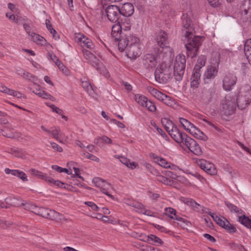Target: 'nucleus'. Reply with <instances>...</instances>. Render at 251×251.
<instances>
[{
  "instance_id": "f257e3e1",
  "label": "nucleus",
  "mask_w": 251,
  "mask_h": 251,
  "mask_svg": "<svg viewBox=\"0 0 251 251\" xmlns=\"http://www.w3.org/2000/svg\"><path fill=\"white\" fill-rule=\"evenodd\" d=\"M251 101V87L249 85L241 86L237 97V104L241 109L247 107Z\"/></svg>"
},
{
  "instance_id": "f03ea898",
  "label": "nucleus",
  "mask_w": 251,
  "mask_h": 251,
  "mask_svg": "<svg viewBox=\"0 0 251 251\" xmlns=\"http://www.w3.org/2000/svg\"><path fill=\"white\" fill-rule=\"evenodd\" d=\"M170 135L176 142L180 144V146L186 151L188 150V141L187 135L182 132H180L175 125L168 130Z\"/></svg>"
},
{
  "instance_id": "7ed1b4c3",
  "label": "nucleus",
  "mask_w": 251,
  "mask_h": 251,
  "mask_svg": "<svg viewBox=\"0 0 251 251\" xmlns=\"http://www.w3.org/2000/svg\"><path fill=\"white\" fill-rule=\"evenodd\" d=\"M206 58L204 55L200 56L195 65L191 77V86L192 88H198L201 77V69L205 66Z\"/></svg>"
},
{
  "instance_id": "20e7f679",
  "label": "nucleus",
  "mask_w": 251,
  "mask_h": 251,
  "mask_svg": "<svg viewBox=\"0 0 251 251\" xmlns=\"http://www.w3.org/2000/svg\"><path fill=\"white\" fill-rule=\"evenodd\" d=\"M185 66V55L183 54H179L176 56L174 67V75L176 80L180 81L182 79Z\"/></svg>"
},
{
  "instance_id": "39448f33",
  "label": "nucleus",
  "mask_w": 251,
  "mask_h": 251,
  "mask_svg": "<svg viewBox=\"0 0 251 251\" xmlns=\"http://www.w3.org/2000/svg\"><path fill=\"white\" fill-rule=\"evenodd\" d=\"M131 39V42L129 43L126 50V55L129 58H135L141 53V44L139 39L135 36Z\"/></svg>"
},
{
  "instance_id": "423d86ee",
  "label": "nucleus",
  "mask_w": 251,
  "mask_h": 251,
  "mask_svg": "<svg viewBox=\"0 0 251 251\" xmlns=\"http://www.w3.org/2000/svg\"><path fill=\"white\" fill-rule=\"evenodd\" d=\"M82 52L85 58L87 60L93 67H94L100 74L102 71H106V69L103 67L102 63L100 61L97 57L90 51L86 50H83Z\"/></svg>"
},
{
  "instance_id": "0eeeda50",
  "label": "nucleus",
  "mask_w": 251,
  "mask_h": 251,
  "mask_svg": "<svg viewBox=\"0 0 251 251\" xmlns=\"http://www.w3.org/2000/svg\"><path fill=\"white\" fill-rule=\"evenodd\" d=\"M220 63V55L216 54L215 59L213 58L211 61V65L207 66L206 70L204 74L205 78L208 79H213L217 75L218 68Z\"/></svg>"
},
{
  "instance_id": "6e6552de",
  "label": "nucleus",
  "mask_w": 251,
  "mask_h": 251,
  "mask_svg": "<svg viewBox=\"0 0 251 251\" xmlns=\"http://www.w3.org/2000/svg\"><path fill=\"white\" fill-rule=\"evenodd\" d=\"M190 25L189 24V36L190 35ZM202 43V39L200 36L189 37V57L195 56L198 52L199 47Z\"/></svg>"
},
{
  "instance_id": "1a4fd4ad",
  "label": "nucleus",
  "mask_w": 251,
  "mask_h": 251,
  "mask_svg": "<svg viewBox=\"0 0 251 251\" xmlns=\"http://www.w3.org/2000/svg\"><path fill=\"white\" fill-rule=\"evenodd\" d=\"M193 161L207 174L210 175L217 174V171L213 163L204 159H199L198 158H194Z\"/></svg>"
},
{
  "instance_id": "9d476101",
  "label": "nucleus",
  "mask_w": 251,
  "mask_h": 251,
  "mask_svg": "<svg viewBox=\"0 0 251 251\" xmlns=\"http://www.w3.org/2000/svg\"><path fill=\"white\" fill-rule=\"evenodd\" d=\"M135 36L130 34L128 32H126L125 33L121 34L119 38L114 39L115 41H118V49L122 52L126 50L129 43L131 42V39Z\"/></svg>"
},
{
  "instance_id": "9b49d317",
  "label": "nucleus",
  "mask_w": 251,
  "mask_h": 251,
  "mask_svg": "<svg viewBox=\"0 0 251 251\" xmlns=\"http://www.w3.org/2000/svg\"><path fill=\"white\" fill-rule=\"evenodd\" d=\"M183 28L182 29L181 41L183 42L186 49V54L188 55V18L187 13L183 14L181 17Z\"/></svg>"
},
{
  "instance_id": "f8f14e48",
  "label": "nucleus",
  "mask_w": 251,
  "mask_h": 251,
  "mask_svg": "<svg viewBox=\"0 0 251 251\" xmlns=\"http://www.w3.org/2000/svg\"><path fill=\"white\" fill-rule=\"evenodd\" d=\"M155 78L160 83H166L171 78V74L168 70L157 67L154 72Z\"/></svg>"
},
{
  "instance_id": "ddd939ff",
  "label": "nucleus",
  "mask_w": 251,
  "mask_h": 251,
  "mask_svg": "<svg viewBox=\"0 0 251 251\" xmlns=\"http://www.w3.org/2000/svg\"><path fill=\"white\" fill-rule=\"evenodd\" d=\"M106 16L111 22L116 23L118 21L120 16V8L116 5H109L105 9Z\"/></svg>"
},
{
  "instance_id": "4468645a",
  "label": "nucleus",
  "mask_w": 251,
  "mask_h": 251,
  "mask_svg": "<svg viewBox=\"0 0 251 251\" xmlns=\"http://www.w3.org/2000/svg\"><path fill=\"white\" fill-rule=\"evenodd\" d=\"M237 77L233 74H228L223 80V88L226 91H230L233 88L237 82Z\"/></svg>"
},
{
  "instance_id": "2eb2a0df",
  "label": "nucleus",
  "mask_w": 251,
  "mask_h": 251,
  "mask_svg": "<svg viewBox=\"0 0 251 251\" xmlns=\"http://www.w3.org/2000/svg\"><path fill=\"white\" fill-rule=\"evenodd\" d=\"M240 13L245 19L251 18V0H244L240 6Z\"/></svg>"
},
{
  "instance_id": "dca6fc26",
  "label": "nucleus",
  "mask_w": 251,
  "mask_h": 251,
  "mask_svg": "<svg viewBox=\"0 0 251 251\" xmlns=\"http://www.w3.org/2000/svg\"><path fill=\"white\" fill-rule=\"evenodd\" d=\"M150 156L151 158L153 159L155 162L164 168H170L172 170H176V168L175 165H171L170 163L167 162L165 159L159 157L154 153H151Z\"/></svg>"
},
{
  "instance_id": "f3484780",
  "label": "nucleus",
  "mask_w": 251,
  "mask_h": 251,
  "mask_svg": "<svg viewBox=\"0 0 251 251\" xmlns=\"http://www.w3.org/2000/svg\"><path fill=\"white\" fill-rule=\"evenodd\" d=\"M156 41L158 46L163 49L168 46V37L167 33L164 30H161L157 34Z\"/></svg>"
},
{
  "instance_id": "a211bd4d",
  "label": "nucleus",
  "mask_w": 251,
  "mask_h": 251,
  "mask_svg": "<svg viewBox=\"0 0 251 251\" xmlns=\"http://www.w3.org/2000/svg\"><path fill=\"white\" fill-rule=\"evenodd\" d=\"M143 62L145 67L148 69L154 67L157 63L156 56L152 53L145 54L143 57Z\"/></svg>"
},
{
  "instance_id": "6ab92c4d",
  "label": "nucleus",
  "mask_w": 251,
  "mask_h": 251,
  "mask_svg": "<svg viewBox=\"0 0 251 251\" xmlns=\"http://www.w3.org/2000/svg\"><path fill=\"white\" fill-rule=\"evenodd\" d=\"M222 105L223 109L227 111L228 113L232 112L234 109L235 104L234 99L230 96H226L225 99L223 100Z\"/></svg>"
},
{
  "instance_id": "aec40b11",
  "label": "nucleus",
  "mask_w": 251,
  "mask_h": 251,
  "mask_svg": "<svg viewBox=\"0 0 251 251\" xmlns=\"http://www.w3.org/2000/svg\"><path fill=\"white\" fill-rule=\"evenodd\" d=\"M76 37L77 42L82 47H85L89 49H92L94 48V44L90 39L83 34H79Z\"/></svg>"
},
{
  "instance_id": "412c9836",
  "label": "nucleus",
  "mask_w": 251,
  "mask_h": 251,
  "mask_svg": "<svg viewBox=\"0 0 251 251\" xmlns=\"http://www.w3.org/2000/svg\"><path fill=\"white\" fill-rule=\"evenodd\" d=\"M189 133L196 138L204 141L207 140V137L190 122H189Z\"/></svg>"
},
{
  "instance_id": "4be33fe9",
  "label": "nucleus",
  "mask_w": 251,
  "mask_h": 251,
  "mask_svg": "<svg viewBox=\"0 0 251 251\" xmlns=\"http://www.w3.org/2000/svg\"><path fill=\"white\" fill-rule=\"evenodd\" d=\"M120 14L125 17H130L134 13V8L132 4L129 2L125 3L120 8Z\"/></svg>"
},
{
  "instance_id": "5701e85b",
  "label": "nucleus",
  "mask_w": 251,
  "mask_h": 251,
  "mask_svg": "<svg viewBox=\"0 0 251 251\" xmlns=\"http://www.w3.org/2000/svg\"><path fill=\"white\" fill-rule=\"evenodd\" d=\"M4 171L6 174H11L14 176H16L22 179L24 182L28 180L26 174L23 171L19 170H11L9 168H6Z\"/></svg>"
},
{
  "instance_id": "b1692460",
  "label": "nucleus",
  "mask_w": 251,
  "mask_h": 251,
  "mask_svg": "<svg viewBox=\"0 0 251 251\" xmlns=\"http://www.w3.org/2000/svg\"><path fill=\"white\" fill-rule=\"evenodd\" d=\"M124 24L121 25L119 22L112 26L111 35L114 39L119 38L121 34L126 33L122 31V29H124Z\"/></svg>"
},
{
  "instance_id": "393cba45",
  "label": "nucleus",
  "mask_w": 251,
  "mask_h": 251,
  "mask_svg": "<svg viewBox=\"0 0 251 251\" xmlns=\"http://www.w3.org/2000/svg\"><path fill=\"white\" fill-rule=\"evenodd\" d=\"M189 207H190L193 210L201 213H205V211H209V209L204 208L202 205L197 203L194 200L190 199H189Z\"/></svg>"
},
{
  "instance_id": "a878e982",
  "label": "nucleus",
  "mask_w": 251,
  "mask_h": 251,
  "mask_svg": "<svg viewBox=\"0 0 251 251\" xmlns=\"http://www.w3.org/2000/svg\"><path fill=\"white\" fill-rule=\"evenodd\" d=\"M189 151L197 155H200L202 153L201 147L197 143L196 141L189 138Z\"/></svg>"
},
{
  "instance_id": "bb28decb",
  "label": "nucleus",
  "mask_w": 251,
  "mask_h": 251,
  "mask_svg": "<svg viewBox=\"0 0 251 251\" xmlns=\"http://www.w3.org/2000/svg\"><path fill=\"white\" fill-rule=\"evenodd\" d=\"M205 213L210 215L213 220L220 226L223 227L225 224H228V221L223 217H220L219 216L215 215L213 213L210 211H205Z\"/></svg>"
},
{
  "instance_id": "cd10ccee",
  "label": "nucleus",
  "mask_w": 251,
  "mask_h": 251,
  "mask_svg": "<svg viewBox=\"0 0 251 251\" xmlns=\"http://www.w3.org/2000/svg\"><path fill=\"white\" fill-rule=\"evenodd\" d=\"M7 151L15 157L20 158H24L25 157V151L21 149L16 147L8 148Z\"/></svg>"
},
{
  "instance_id": "c85d7f7f",
  "label": "nucleus",
  "mask_w": 251,
  "mask_h": 251,
  "mask_svg": "<svg viewBox=\"0 0 251 251\" xmlns=\"http://www.w3.org/2000/svg\"><path fill=\"white\" fill-rule=\"evenodd\" d=\"M30 37L31 40L36 43L37 44L44 45L46 44V39L39 34L31 32Z\"/></svg>"
},
{
  "instance_id": "c756f323",
  "label": "nucleus",
  "mask_w": 251,
  "mask_h": 251,
  "mask_svg": "<svg viewBox=\"0 0 251 251\" xmlns=\"http://www.w3.org/2000/svg\"><path fill=\"white\" fill-rule=\"evenodd\" d=\"M47 219H50L56 222H60L63 219V215L54 210L49 209Z\"/></svg>"
},
{
  "instance_id": "7c9ffc66",
  "label": "nucleus",
  "mask_w": 251,
  "mask_h": 251,
  "mask_svg": "<svg viewBox=\"0 0 251 251\" xmlns=\"http://www.w3.org/2000/svg\"><path fill=\"white\" fill-rule=\"evenodd\" d=\"M47 178L48 182L51 184H53L54 185L58 186L60 188L68 189L70 187V185L62 182L59 180H55L50 176H49V178Z\"/></svg>"
},
{
  "instance_id": "2f4dec72",
  "label": "nucleus",
  "mask_w": 251,
  "mask_h": 251,
  "mask_svg": "<svg viewBox=\"0 0 251 251\" xmlns=\"http://www.w3.org/2000/svg\"><path fill=\"white\" fill-rule=\"evenodd\" d=\"M165 213L167 216L173 220L178 219L177 218L181 219L179 216L176 214V210L172 207H166L165 208Z\"/></svg>"
},
{
  "instance_id": "473e14b6",
  "label": "nucleus",
  "mask_w": 251,
  "mask_h": 251,
  "mask_svg": "<svg viewBox=\"0 0 251 251\" xmlns=\"http://www.w3.org/2000/svg\"><path fill=\"white\" fill-rule=\"evenodd\" d=\"M50 133L53 137L57 141L61 143H63L62 138L63 134L62 132H60L59 128H55V129L50 130Z\"/></svg>"
},
{
  "instance_id": "72a5a7b5",
  "label": "nucleus",
  "mask_w": 251,
  "mask_h": 251,
  "mask_svg": "<svg viewBox=\"0 0 251 251\" xmlns=\"http://www.w3.org/2000/svg\"><path fill=\"white\" fill-rule=\"evenodd\" d=\"M49 209L44 207L36 206L34 213L43 218H47Z\"/></svg>"
},
{
  "instance_id": "f704fd0d",
  "label": "nucleus",
  "mask_w": 251,
  "mask_h": 251,
  "mask_svg": "<svg viewBox=\"0 0 251 251\" xmlns=\"http://www.w3.org/2000/svg\"><path fill=\"white\" fill-rule=\"evenodd\" d=\"M0 133H1L3 136L7 138H14L15 135L12 130L8 127L4 126L2 128L0 129Z\"/></svg>"
},
{
  "instance_id": "c9c22d12",
  "label": "nucleus",
  "mask_w": 251,
  "mask_h": 251,
  "mask_svg": "<svg viewBox=\"0 0 251 251\" xmlns=\"http://www.w3.org/2000/svg\"><path fill=\"white\" fill-rule=\"evenodd\" d=\"M120 161L127 167L132 169L135 168L138 165L137 163L135 162H130L129 159L124 156L120 157Z\"/></svg>"
},
{
  "instance_id": "e433bc0d",
  "label": "nucleus",
  "mask_w": 251,
  "mask_h": 251,
  "mask_svg": "<svg viewBox=\"0 0 251 251\" xmlns=\"http://www.w3.org/2000/svg\"><path fill=\"white\" fill-rule=\"evenodd\" d=\"M150 91L151 94L158 100L162 101L164 98H166V95L162 93L157 89L151 88Z\"/></svg>"
},
{
  "instance_id": "4c0bfd02",
  "label": "nucleus",
  "mask_w": 251,
  "mask_h": 251,
  "mask_svg": "<svg viewBox=\"0 0 251 251\" xmlns=\"http://www.w3.org/2000/svg\"><path fill=\"white\" fill-rule=\"evenodd\" d=\"M147 241L156 245H161L163 243V241L159 237L153 234L148 236Z\"/></svg>"
},
{
  "instance_id": "58836bf2",
  "label": "nucleus",
  "mask_w": 251,
  "mask_h": 251,
  "mask_svg": "<svg viewBox=\"0 0 251 251\" xmlns=\"http://www.w3.org/2000/svg\"><path fill=\"white\" fill-rule=\"evenodd\" d=\"M29 171L32 176H37L38 178L45 180L47 182V178H49V176L47 174H44L42 172L34 169H30Z\"/></svg>"
},
{
  "instance_id": "ea45409f",
  "label": "nucleus",
  "mask_w": 251,
  "mask_h": 251,
  "mask_svg": "<svg viewBox=\"0 0 251 251\" xmlns=\"http://www.w3.org/2000/svg\"><path fill=\"white\" fill-rule=\"evenodd\" d=\"M6 203L11 205L13 206H19L21 205V203L17 199L12 197H9L5 199Z\"/></svg>"
},
{
  "instance_id": "a19ab883",
  "label": "nucleus",
  "mask_w": 251,
  "mask_h": 251,
  "mask_svg": "<svg viewBox=\"0 0 251 251\" xmlns=\"http://www.w3.org/2000/svg\"><path fill=\"white\" fill-rule=\"evenodd\" d=\"M161 123L164 126L166 131L168 132L175 125L170 120L167 118H162Z\"/></svg>"
},
{
  "instance_id": "79ce46f5",
  "label": "nucleus",
  "mask_w": 251,
  "mask_h": 251,
  "mask_svg": "<svg viewBox=\"0 0 251 251\" xmlns=\"http://www.w3.org/2000/svg\"><path fill=\"white\" fill-rule=\"evenodd\" d=\"M239 222L248 228L251 227V220L244 215L239 217Z\"/></svg>"
},
{
  "instance_id": "37998d69",
  "label": "nucleus",
  "mask_w": 251,
  "mask_h": 251,
  "mask_svg": "<svg viewBox=\"0 0 251 251\" xmlns=\"http://www.w3.org/2000/svg\"><path fill=\"white\" fill-rule=\"evenodd\" d=\"M244 51L247 57L251 55V38L246 41L244 44Z\"/></svg>"
},
{
  "instance_id": "c03bdc74",
  "label": "nucleus",
  "mask_w": 251,
  "mask_h": 251,
  "mask_svg": "<svg viewBox=\"0 0 251 251\" xmlns=\"http://www.w3.org/2000/svg\"><path fill=\"white\" fill-rule=\"evenodd\" d=\"M226 204L231 212H234L237 214L241 213L242 210L240 209L238 207L233 205V204L229 202H226Z\"/></svg>"
},
{
  "instance_id": "a18cd8bd",
  "label": "nucleus",
  "mask_w": 251,
  "mask_h": 251,
  "mask_svg": "<svg viewBox=\"0 0 251 251\" xmlns=\"http://www.w3.org/2000/svg\"><path fill=\"white\" fill-rule=\"evenodd\" d=\"M47 105L50 107L53 112L57 113L59 115H61L62 118L64 119H67V117L63 115V111L62 109L59 108L58 107L55 106L54 104H48Z\"/></svg>"
},
{
  "instance_id": "49530a36",
  "label": "nucleus",
  "mask_w": 251,
  "mask_h": 251,
  "mask_svg": "<svg viewBox=\"0 0 251 251\" xmlns=\"http://www.w3.org/2000/svg\"><path fill=\"white\" fill-rule=\"evenodd\" d=\"M34 93L39 97L44 99L51 100L53 98L50 94L45 91L40 90L38 92H34Z\"/></svg>"
},
{
  "instance_id": "de8ad7c7",
  "label": "nucleus",
  "mask_w": 251,
  "mask_h": 251,
  "mask_svg": "<svg viewBox=\"0 0 251 251\" xmlns=\"http://www.w3.org/2000/svg\"><path fill=\"white\" fill-rule=\"evenodd\" d=\"M135 100L139 104L144 107L148 100L147 98L144 96H136Z\"/></svg>"
},
{
  "instance_id": "09e8293b",
  "label": "nucleus",
  "mask_w": 251,
  "mask_h": 251,
  "mask_svg": "<svg viewBox=\"0 0 251 251\" xmlns=\"http://www.w3.org/2000/svg\"><path fill=\"white\" fill-rule=\"evenodd\" d=\"M108 187H110V184L109 183L106 182L105 184H104V185H103L100 188V191L103 194H105V195H107L109 197L113 199V196L112 195H111L110 194H109V193L108 191Z\"/></svg>"
},
{
  "instance_id": "8fccbe9b",
  "label": "nucleus",
  "mask_w": 251,
  "mask_h": 251,
  "mask_svg": "<svg viewBox=\"0 0 251 251\" xmlns=\"http://www.w3.org/2000/svg\"><path fill=\"white\" fill-rule=\"evenodd\" d=\"M21 204L23 206L24 209L30 211L33 213H34V210L36 206V205L29 202L25 203H22Z\"/></svg>"
},
{
  "instance_id": "3c124183",
  "label": "nucleus",
  "mask_w": 251,
  "mask_h": 251,
  "mask_svg": "<svg viewBox=\"0 0 251 251\" xmlns=\"http://www.w3.org/2000/svg\"><path fill=\"white\" fill-rule=\"evenodd\" d=\"M157 180L166 185H171L172 181L162 175L157 176Z\"/></svg>"
},
{
  "instance_id": "603ef678",
  "label": "nucleus",
  "mask_w": 251,
  "mask_h": 251,
  "mask_svg": "<svg viewBox=\"0 0 251 251\" xmlns=\"http://www.w3.org/2000/svg\"><path fill=\"white\" fill-rule=\"evenodd\" d=\"M23 77L33 82V83H35L37 80V78L35 76L26 71Z\"/></svg>"
},
{
  "instance_id": "864d4df0",
  "label": "nucleus",
  "mask_w": 251,
  "mask_h": 251,
  "mask_svg": "<svg viewBox=\"0 0 251 251\" xmlns=\"http://www.w3.org/2000/svg\"><path fill=\"white\" fill-rule=\"evenodd\" d=\"M93 182L95 184L96 186L99 187H100L106 183L103 179L100 177L94 178L93 179Z\"/></svg>"
},
{
  "instance_id": "5fc2aeb1",
  "label": "nucleus",
  "mask_w": 251,
  "mask_h": 251,
  "mask_svg": "<svg viewBox=\"0 0 251 251\" xmlns=\"http://www.w3.org/2000/svg\"><path fill=\"white\" fill-rule=\"evenodd\" d=\"M179 217L181 219H179V218H177L178 219L175 220L178 222V224L182 228L187 229V226L188 224L187 220L181 216H179Z\"/></svg>"
},
{
  "instance_id": "6e6d98bb",
  "label": "nucleus",
  "mask_w": 251,
  "mask_h": 251,
  "mask_svg": "<svg viewBox=\"0 0 251 251\" xmlns=\"http://www.w3.org/2000/svg\"><path fill=\"white\" fill-rule=\"evenodd\" d=\"M144 107H147L149 111L151 112H154L156 110V106L154 103L149 100L147 101Z\"/></svg>"
},
{
  "instance_id": "4d7b16f0",
  "label": "nucleus",
  "mask_w": 251,
  "mask_h": 251,
  "mask_svg": "<svg viewBox=\"0 0 251 251\" xmlns=\"http://www.w3.org/2000/svg\"><path fill=\"white\" fill-rule=\"evenodd\" d=\"M223 227L230 233H234L236 231V228L232 225L230 224L229 222L228 224H226L225 226Z\"/></svg>"
},
{
  "instance_id": "13d9d810",
  "label": "nucleus",
  "mask_w": 251,
  "mask_h": 251,
  "mask_svg": "<svg viewBox=\"0 0 251 251\" xmlns=\"http://www.w3.org/2000/svg\"><path fill=\"white\" fill-rule=\"evenodd\" d=\"M231 248L237 251H246L244 247L241 244H237L234 243L231 244Z\"/></svg>"
},
{
  "instance_id": "bf43d9fd",
  "label": "nucleus",
  "mask_w": 251,
  "mask_h": 251,
  "mask_svg": "<svg viewBox=\"0 0 251 251\" xmlns=\"http://www.w3.org/2000/svg\"><path fill=\"white\" fill-rule=\"evenodd\" d=\"M84 204L91 208V209L96 211H98L100 210V208L92 201H85Z\"/></svg>"
},
{
  "instance_id": "052dcab7",
  "label": "nucleus",
  "mask_w": 251,
  "mask_h": 251,
  "mask_svg": "<svg viewBox=\"0 0 251 251\" xmlns=\"http://www.w3.org/2000/svg\"><path fill=\"white\" fill-rule=\"evenodd\" d=\"M162 101L169 106H172L174 103L171 98L166 95V98H164Z\"/></svg>"
},
{
  "instance_id": "680f3d73",
  "label": "nucleus",
  "mask_w": 251,
  "mask_h": 251,
  "mask_svg": "<svg viewBox=\"0 0 251 251\" xmlns=\"http://www.w3.org/2000/svg\"><path fill=\"white\" fill-rule=\"evenodd\" d=\"M11 89L8 88L3 84L0 83V91L9 95Z\"/></svg>"
},
{
  "instance_id": "e2e57ef3",
  "label": "nucleus",
  "mask_w": 251,
  "mask_h": 251,
  "mask_svg": "<svg viewBox=\"0 0 251 251\" xmlns=\"http://www.w3.org/2000/svg\"><path fill=\"white\" fill-rule=\"evenodd\" d=\"M210 5L217 7L221 4L222 0H207Z\"/></svg>"
},
{
  "instance_id": "0e129e2a",
  "label": "nucleus",
  "mask_w": 251,
  "mask_h": 251,
  "mask_svg": "<svg viewBox=\"0 0 251 251\" xmlns=\"http://www.w3.org/2000/svg\"><path fill=\"white\" fill-rule=\"evenodd\" d=\"M11 92H10L9 95L18 98H21L24 96V95L20 93V92L15 91L13 89H11Z\"/></svg>"
},
{
  "instance_id": "69168bd1",
  "label": "nucleus",
  "mask_w": 251,
  "mask_h": 251,
  "mask_svg": "<svg viewBox=\"0 0 251 251\" xmlns=\"http://www.w3.org/2000/svg\"><path fill=\"white\" fill-rule=\"evenodd\" d=\"M50 145L51 148L55 151L59 152H61L63 151L62 148L56 143L54 142H51Z\"/></svg>"
},
{
  "instance_id": "338daca9",
  "label": "nucleus",
  "mask_w": 251,
  "mask_h": 251,
  "mask_svg": "<svg viewBox=\"0 0 251 251\" xmlns=\"http://www.w3.org/2000/svg\"><path fill=\"white\" fill-rule=\"evenodd\" d=\"M179 122L184 129L186 131H188V127H187L186 126V125L188 123V121L186 119L179 118Z\"/></svg>"
},
{
  "instance_id": "774afa93",
  "label": "nucleus",
  "mask_w": 251,
  "mask_h": 251,
  "mask_svg": "<svg viewBox=\"0 0 251 251\" xmlns=\"http://www.w3.org/2000/svg\"><path fill=\"white\" fill-rule=\"evenodd\" d=\"M82 86L87 92H89L92 89L90 83L87 81L82 82Z\"/></svg>"
}]
</instances>
